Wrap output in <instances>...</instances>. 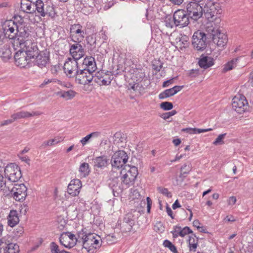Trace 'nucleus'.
<instances>
[{
	"instance_id": "f257e3e1",
	"label": "nucleus",
	"mask_w": 253,
	"mask_h": 253,
	"mask_svg": "<svg viewBox=\"0 0 253 253\" xmlns=\"http://www.w3.org/2000/svg\"><path fill=\"white\" fill-rule=\"evenodd\" d=\"M121 184L119 185H113V192H122L124 189L133 185L138 175L137 169L135 167H127L120 171Z\"/></svg>"
},
{
	"instance_id": "f03ea898",
	"label": "nucleus",
	"mask_w": 253,
	"mask_h": 253,
	"mask_svg": "<svg viewBox=\"0 0 253 253\" xmlns=\"http://www.w3.org/2000/svg\"><path fill=\"white\" fill-rule=\"evenodd\" d=\"M79 242L88 253H95L101 246V237L95 233H86L82 230L78 233Z\"/></svg>"
},
{
	"instance_id": "7ed1b4c3",
	"label": "nucleus",
	"mask_w": 253,
	"mask_h": 253,
	"mask_svg": "<svg viewBox=\"0 0 253 253\" xmlns=\"http://www.w3.org/2000/svg\"><path fill=\"white\" fill-rule=\"evenodd\" d=\"M31 27L26 24H20L19 25L17 30L16 38L12 43V46L14 49H17L16 46L18 47L19 45L25 42L27 40L33 39L31 34Z\"/></svg>"
},
{
	"instance_id": "20e7f679",
	"label": "nucleus",
	"mask_w": 253,
	"mask_h": 253,
	"mask_svg": "<svg viewBox=\"0 0 253 253\" xmlns=\"http://www.w3.org/2000/svg\"><path fill=\"white\" fill-rule=\"evenodd\" d=\"M36 10L42 17L48 16L53 19L56 15L53 5L47 3H44L42 0H37L36 1Z\"/></svg>"
},
{
	"instance_id": "39448f33",
	"label": "nucleus",
	"mask_w": 253,
	"mask_h": 253,
	"mask_svg": "<svg viewBox=\"0 0 253 253\" xmlns=\"http://www.w3.org/2000/svg\"><path fill=\"white\" fill-rule=\"evenodd\" d=\"M10 193L7 196L12 197L19 202L24 201L27 195V188L24 184H15L12 188L10 187Z\"/></svg>"
},
{
	"instance_id": "423d86ee",
	"label": "nucleus",
	"mask_w": 253,
	"mask_h": 253,
	"mask_svg": "<svg viewBox=\"0 0 253 253\" xmlns=\"http://www.w3.org/2000/svg\"><path fill=\"white\" fill-rule=\"evenodd\" d=\"M5 176L12 182L18 181L22 176L20 168L15 164L7 165L4 169Z\"/></svg>"
},
{
	"instance_id": "0eeeda50",
	"label": "nucleus",
	"mask_w": 253,
	"mask_h": 253,
	"mask_svg": "<svg viewBox=\"0 0 253 253\" xmlns=\"http://www.w3.org/2000/svg\"><path fill=\"white\" fill-rule=\"evenodd\" d=\"M222 11L218 4L209 3L206 4L203 8V13L205 17L210 21L212 22L216 19L217 15L221 14Z\"/></svg>"
},
{
	"instance_id": "6e6552de",
	"label": "nucleus",
	"mask_w": 253,
	"mask_h": 253,
	"mask_svg": "<svg viewBox=\"0 0 253 253\" xmlns=\"http://www.w3.org/2000/svg\"><path fill=\"white\" fill-rule=\"evenodd\" d=\"M203 7L196 2H189L186 5L187 15L189 18L194 21H197L203 14Z\"/></svg>"
},
{
	"instance_id": "1a4fd4ad",
	"label": "nucleus",
	"mask_w": 253,
	"mask_h": 253,
	"mask_svg": "<svg viewBox=\"0 0 253 253\" xmlns=\"http://www.w3.org/2000/svg\"><path fill=\"white\" fill-rule=\"evenodd\" d=\"M232 105L233 109L239 114L244 113L249 108L248 102L242 94H238L233 97Z\"/></svg>"
},
{
	"instance_id": "9d476101",
	"label": "nucleus",
	"mask_w": 253,
	"mask_h": 253,
	"mask_svg": "<svg viewBox=\"0 0 253 253\" xmlns=\"http://www.w3.org/2000/svg\"><path fill=\"white\" fill-rule=\"evenodd\" d=\"M207 37L200 31L195 32L192 37V44L197 51H203L206 47Z\"/></svg>"
},
{
	"instance_id": "9b49d317",
	"label": "nucleus",
	"mask_w": 253,
	"mask_h": 253,
	"mask_svg": "<svg viewBox=\"0 0 253 253\" xmlns=\"http://www.w3.org/2000/svg\"><path fill=\"white\" fill-rule=\"evenodd\" d=\"M80 69L77 60L70 57L66 59L63 67L64 73L69 78L75 77Z\"/></svg>"
},
{
	"instance_id": "f8f14e48",
	"label": "nucleus",
	"mask_w": 253,
	"mask_h": 253,
	"mask_svg": "<svg viewBox=\"0 0 253 253\" xmlns=\"http://www.w3.org/2000/svg\"><path fill=\"white\" fill-rule=\"evenodd\" d=\"M18 26L19 25L13 20L5 21L3 25V31H2L5 35V37L14 41L16 38Z\"/></svg>"
},
{
	"instance_id": "ddd939ff",
	"label": "nucleus",
	"mask_w": 253,
	"mask_h": 253,
	"mask_svg": "<svg viewBox=\"0 0 253 253\" xmlns=\"http://www.w3.org/2000/svg\"><path fill=\"white\" fill-rule=\"evenodd\" d=\"M85 34L84 30H83V27L80 24H74L71 25L70 29V36L71 41L74 42H81Z\"/></svg>"
},
{
	"instance_id": "4468645a",
	"label": "nucleus",
	"mask_w": 253,
	"mask_h": 253,
	"mask_svg": "<svg viewBox=\"0 0 253 253\" xmlns=\"http://www.w3.org/2000/svg\"><path fill=\"white\" fill-rule=\"evenodd\" d=\"M19 47L32 59L39 53L37 43L34 42V39L27 40L25 42L19 44Z\"/></svg>"
},
{
	"instance_id": "2eb2a0df",
	"label": "nucleus",
	"mask_w": 253,
	"mask_h": 253,
	"mask_svg": "<svg viewBox=\"0 0 253 253\" xmlns=\"http://www.w3.org/2000/svg\"><path fill=\"white\" fill-rule=\"evenodd\" d=\"M175 26L183 28L189 23V18L186 12L182 9L176 10L173 15Z\"/></svg>"
},
{
	"instance_id": "dca6fc26",
	"label": "nucleus",
	"mask_w": 253,
	"mask_h": 253,
	"mask_svg": "<svg viewBox=\"0 0 253 253\" xmlns=\"http://www.w3.org/2000/svg\"><path fill=\"white\" fill-rule=\"evenodd\" d=\"M16 47L17 48V49L14 50H17V51L14 55L15 64L20 68H25L29 65L32 58L29 57L19 46H16Z\"/></svg>"
},
{
	"instance_id": "f3484780",
	"label": "nucleus",
	"mask_w": 253,
	"mask_h": 253,
	"mask_svg": "<svg viewBox=\"0 0 253 253\" xmlns=\"http://www.w3.org/2000/svg\"><path fill=\"white\" fill-rule=\"evenodd\" d=\"M19 246L11 243L6 237L0 239V253H18Z\"/></svg>"
},
{
	"instance_id": "a211bd4d",
	"label": "nucleus",
	"mask_w": 253,
	"mask_h": 253,
	"mask_svg": "<svg viewBox=\"0 0 253 253\" xmlns=\"http://www.w3.org/2000/svg\"><path fill=\"white\" fill-rule=\"evenodd\" d=\"M127 160L128 156L124 151L116 152L112 157V166L114 168H121L127 162Z\"/></svg>"
},
{
	"instance_id": "6ab92c4d",
	"label": "nucleus",
	"mask_w": 253,
	"mask_h": 253,
	"mask_svg": "<svg viewBox=\"0 0 253 253\" xmlns=\"http://www.w3.org/2000/svg\"><path fill=\"white\" fill-rule=\"evenodd\" d=\"M76 82L80 84L86 85L92 82L94 76L93 73L88 71L85 69H80L75 76Z\"/></svg>"
},
{
	"instance_id": "aec40b11",
	"label": "nucleus",
	"mask_w": 253,
	"mask_h": 253,
	"mask_svg": "<svg viewBox=\"0 0 253 253\" xmlns=\"http://www.w3.org/2000/svg\"><path fill=\"white\" fill-rule=\"evenodd\" d=\"M61 244L67 248H71L74 247L77 242H79V237L70 232H63L60 235L59 238Z\"/></svg>"
},
{
	"instance_id": "412c9836",
	"label": "nucleus",
	"mask_w": 253,
	"mask_h": 253,
	"mask_svg": "<svg viewBox=\"0 0 253 253\" xmlns=\"http://www.w3.org/2000/svg\"><path fill=\"white\" fill-rule=\"evenodd\" d=\"M133 212H130L125 215L121 223V229L124 232H130L135 223V216Z\"/></svg>"
},
{
	"instance_id": "4be33fe9",
	"label": "nucleus",
	"mask_w": 253,
	"mask_h": 253,
	"mask_svg": "<svg viewBox=\"0 0 253 253\" xmlns=\"http://www.w3.org/2000/svg\"><path fill=\"white\" fill-rule=\"evenodd\" d=\"M80 42H75L74 44H70V53L73 57V59L79 60L83 57L85 51Z\"/></svg>"
},
{
	"instance_id": "5701e85b",
	"label": "nucleus",
	"mask_w": 253,
	"mask_h": 253,
	"mask_svg": "<svg viewBox=\"0 0 253 253\" xmlns=\"http://www.w3.org/2000/svg\"><path fill=\"white\" fill-rule=\"evenodd\" d=\"M82 183L80 180L74 179L72 180L68 186V193L72 196H77L80 192Z\"/></svg>"
},
{
	"instance_id": "b1692460",
	"label": "nucleus",
	"mask_w": 253,
	"mask_h": 253,
	"mask_svg": "<svg viewBox=\"0 0 253 253\" xmlns=\"http://www.w3.org/2000/svg\"><path fill=\"white\" fill-rule=\"evenodd\" d=\"M35 64L41 68L45 67L49 62V54L44 51L41 52L36 56Z\"/></svg>"
},
{
	"instance_id": "393cba45",
	"label": "nucleus",
	"mask_w": 253,
	"mask_h": 253,
	"mask_svg": "<svg viewBox=\"0 0 253 253\" xmlns=\"http://www.w3.org/2000/svg\"><path fill=\"white\" fill-rule=\"evenodd\" d=\"M82 69L94 73L97 69L95 59L92 56L86 57L84 59Z\"/></svg>"
},
{
	"instance_id": "a878e982",
	"label": "nucleus",
	"mask_w": 253,
	"mask_h": 253,
	"mask_svg": "<svg viewBox=\"0 0 253 253\" xmlns=\"http://www.w3.org/2000/svg\"><path fill=\"white\" fill-rule=\"evenodd\" d=\"M42 114V113L40 112H32L30 113L27 111H21L12 114L11 115V118H12L13 120H14V121H15L18 119L39 116L41 115Z\"/></svg>"
},
{
	"instance_id": "bb28decb",
	"label": "nucleus",
	"mask_w": 253,
	"mask_h": 253,
	"mask_svg": "<svg viewBox=\"0 0 253 253\" xmlns=\"http://www.w3.org/2000/svg\"><path fill=\"white\" fill-rule=\"evenodd\" d=\"M212 41L218 47L224 48L228 42V38L225 34L219 32L213 37Z\"/></svg>"
},
{
	"instance_id": "cd10ccee",
	"label": "nucleus",
	"mask_w": 253,
	"mask_h": 253,
	"mask_svg": "<svg viewBox=\"0 0 253 253\" xmlns=\"http://www.w3.org/2000/svg\"><path fill=\"white\" fill-rule=\"evenodd\" d=\"M21 10L27 13H33L36 11V2L32 3L29 0H21Z\"/></svg>"
},
{
	"instance_id": "c85d7f7f",
	"label": "nucleus",
	"mask_w": 253,
	"mask_h": 253,
	"mask_svg": "<svg viewBox=\"0 0 253 253\" xmlns=\"http://www.w3.org/2000/svg\"><path fill=\"white\" fill-rule=\"evenodd\" d=\"M183 87V86L175 85L174 87L168 89L161 92L159 95V97L160 99H163L172 96L178 92L180 91Z\"/></svg>"
},
{
	"instance_id": "c756f323",
	"label": "nucleus",
	"mask_w": 253,
	"mask_h": 253,
	"mask_svg": "<svg viewBox=\"0 0 253 253\" xmlns=\"http://www.w3.org/2000/svg\"><path fill=\"white\" fill-rule=\"evenodd\" d=\"M198 63L200 67L206 69L212 66L214 64V61L211 57L202 55Z\"/></svg>"
},
{
	"instance_id": "7c9ffc66",
	"label": "nucleus",
	"mask_w": 253,
	"mask_h": 253,
	"mask_svg": "<svg viewBox=\"0 0 253 253\" xmlns=\"http://www.w3.org/2000/svg\"><path fill=\"white\" fill-rule=\"evenodd\" d=\"M94 166L98 168H103L107 166L108 160L105 156L96 157L93 160Z\"/></svg>"
},
{
	"instance_id": "2f4dec72",
	"label": "nucleus",
	"mask_w": 253,
	"mask_h": 253,
	"mask_svg": "<svg viewBox=\"0 0 253 253\" xmlns=\"http://www.w3.org/2000/svg\"><path fill=\"white\" fill-rule=\"evenodd\" d=\"M19 221L17 212L16 211H11L8 217V224L10 227L16 225Z\"/></svg>"
},
{
	"instance_id": "473e14b6",
	"label": "nucleus",
	"mask_w": 253,
	"mask_h": 253,
	"mask_svg": "<svg viewBox=\"0 0 253 253\" xmlns=\"http://www.w3.org/2000/svg\"><path fill=\"white\" fill-rule=\"evenodd\" d=\"M10 187L6 185V180L0 173V191L2 192L3 195H7L10 193Z\"/></svg>"
},
{
	"instance_id": "72a5a7b5",
	"label": "nucleus",
	"mask_w": 253,
	"mask_h": 253,
	"mask_svg": "<svg viewBox=\"0 0 253 253\" xmlns=\"http://www.w3.org/2000/svg\"><path fill=\"white\" fill-rule=\"evenodd\" d=\"M198 238L195 235L192 234L189 237L188 244L189 250L191 252H195L198 246Z\"/></svg>"
},
{
	"instance_id": "f704fd0d",
	"label": "nucleus",
	"mask_w": 253,
	"mask_h": 253,
	"mask_svg": "<svg viewBox=\"0 0 253 253\" xmlns=\"http://www.w3.org/2000/svg\"><path fill=\"white\" fill-rule=\"evenodd\" d=\"M176 40H177V44L181 50L187 47L189 45L188 38L185 35H181L179 38H177Z\"/></svg>"
},
{
	"instance_id": "c9c22d12",
	"label": "nucleus",
	"mask_w": 253,
	"mask_h": 253,
	"mask_svg": "<svg viewBox=\"0 0 253 253\" xmlns=\"http://www.w3.org/2000/svg\"><path fill=\"white\" fill-rule=\"evenodd\" d=\"M79 171L81 177H85L89 174L90 172L89 166L87 163H82L79 168Z\"/></svg>"
},
{
	"instance_id": "e433bc0d",
	"label": "nucleus",
	"mask_w": 253,
	"mask_h": 253,
	"mask_svg": "<svg viewBox=\"0 0 253 253\" xmlns=\"http://www.w3.org/2000/svg\"><path fill=\"white\" fill-rule=\"evenodd\" d=\"M206 31L208 33V34L209 35L212 39L213 38V37H214L216 34L220 32L218 29L213 26V24L211 22L207 24L206 27Z\"/></svg>"
},
{
	"instance_id": "4c0bfd02",
	"label": "nucleus",
	"mask_w": 253,
	"mask_h": 253,
	"mask_svg": "<svg viewBox=\"0 0 253 253\" xmlns=\"http://www.w3.org/2000/svg\"><path fill=\"white\" fill-rule=\"evenodd\" d=\"M76 94V92L73 90H69L61 92L60 96L66 100H70L75 96Z\"/></svg>"
},
{
	"instance_id": "58836bf2",
	"label": "nucleus",
	"mask_w": 253,
	"mask_h": 253,
	"mask_svg": "<svg viewBox=\"0 0 253 253\" xmlns=\"http://www.w3.org/2000/svg\"><path fill=\"white\" fill-rule=\"evenodd\" d=\"M237 62L238 59L235 58L227 63L225 65L224 67L223 68L224 71L227 72L228 71L233 69L234 67L236 66Z\"/></svg>"
},
{
	"instance_id": "ea45409f",
	"label": "nucleus",
	"mask_w": 253,
	"mask_h": 253,
	"mask_svg": "<svg viewBox=\"0 0 253 253\" xmlns=\"http://www.w3.org/2000/svg\"><path fill=\"white\" fill-rule=\"evenodd\" d=\"M163 245L164 247L169 248V250L173 253H178L175 246L173 245L169 241L165 240L163 242Z\"/></svg>"
},
{
	"instance_id": "a19ab883",
	"label": "nucleus",
	"mask_w": 253,
	"mask_h": 253,
	"mask_svg": "<svg viewBox=\"0 0 253 253\" xmlns=\"http://www.w3.org/2000/svg\"><path fill=\"white\" fill-rule=\"evenodd\" d=\"M165 26L169 28H172L174 26H175V23H174L173 16L171 17H167L164 21Z\"/></svg>"
},
{
	"instance_id": "79ce46f5",
	"label": "nucleus",
	"mask_w": 253,
	"mask_h": 253,
	"mask_svg": "<svg viewBox=\"0 0 253 253\" xmlns=\"http://www.w3.org/2000/svg\"><path fill=\"white\" fill-rule=\"evenodd\" d=\"M173 238H176L178 236H181V227L178 225L174 226L173 230L171 231Z\"/></svg>"
},
{
	"instance_id": "37998d69",
	"label": "nucleus",
	"mask_w": 253,
	"mask_h": 253,
	"mask_svg": "<svg viewBox=\"0 0 253 253\" xmlns=\"http://www.w3.org/2000/svg\"><path fill=\"white\" fill-rule=\"evenodd\" d=\"M226 133H223L219 135L215 140L213 142L214 145H221L224 143L223 139L226 136Z\"/></svg>"
},
{
	"instance_id": "c03bdc74",
	"label": "nucleus",
	"mask_w": 253,
	"mask_h": 253,
	"mask_svg": "<svg viewBox=\"0 0 253 253\" xmlns=\"http://www.w3.org/2000/svg\"><path fill=\"white\" fill-rule=\"evenodd\" d=\"M161 108L164 110H170L173 108V104L170 102H164L160 104Z\"/></svg>"
},
{
	"instance_id": "a18cd8bd",
	"label": "nucleus",
	"mask_w": 253,
	"mask_h": 253,
	"mask_svg": "<svg viewBox=\"0 0 253 253\" xmlns=\"http://www.w3.org/2000/svg\"><path fill=\"white\" fill-rule=\"evenodd\" d=\"M163 64L160 60L155 61L152 64L153 69L157 72H160L163 67Z\"/></svg>"
},
{
	"instance_id": "49530a36",
	"label": "nucleus",
	"mask_w": 253,
	"mask_h": 253,
	"mask_svg": "<svg viewBox=\"0 0 253 253\" xmlns=\"http://www.w3.org/2000/svg\"><path fill=\"white\" fill-rule=\"evenodd\" d=\"M158 191L164 196L167 197H171V194L170 192H169L168 189L167 188L163 187H158L157 188Z\"/></svg>"
},
{
	"instance_id": "de8ad7c7",
	"label": "nucleus",
	"mask_w": 253,
	"mask_h": 253,
	"mask_svg": "<svg viewBox=\"0 0 253 253\" xmlns=\"http://www.w3.org/2000/svg\"><path fill=\"white\" fill-rule=\"evenodd\" d=\"M129 195L133 199H138L140 197V194H139V192H138L137 189L135 188H131L130 189Z\"/></svg>"
},
{
	"instance_id": "09e8293b",
	"label": "nucleus",
	"mask_w": 253,
	"mask_h": 253,
	"mask_svg": "<svg viewBox=\"0 0 253 253\" xmlns=\"http://www.w3.org/2000/svg\"><path fill=\"white\" fill-rule=\"evenodd\" d=\"M103 77V78L101 81V85H108L111 83V79L108 75L104 74Z\"/></svg>"
},
{
	"instance_id": "8fccbe9b",
	"label": "nucleus",
	"mask_w": 253,
	"mask_h": 253,
	"mask_svg": "<svg viewBox=\"0 0 253 253\" xmlns=\"http://www.w3.org/2000/svg\"><path fill=\"white\" fill-rule=\"evenodd\" d=\"M103 74H104L102 72H98L96 74V75L95 77H94L93 80H94V81L95 83L101 85V81L102 80V78H103Z\"/></svg>"
},
{
	"instance_id": "3c124183",
	"label": "nucleus",
	"mask_w": 253,
	"mask_h": 253,
	"mask_svg": "<svg viewBox=\"0 0 253 253\" xmlns=\"http://www.w3.org/2000/svg\"><path fill=\"white\" fill-rule=\"evenodd\" d=\"M63 140V138L62 137H56V138H54L53 139H51L48 140V142L49 146H50L54 145L59 143L60 142L62 141Z\"/></svg>"
},
{
	"instance_id": "603ef678",
	"label": "nucleus",
	"mask_w": 253,
	"mask_h": 253,
	"mask_svg": "<svg viewBox=\"0 0 253 253\" xmlns=\"http://www.w3.org/2000/svg\"><path fill=\"white\" fill-rule=\"evenodd\" d=\"M193 232L191 229H190L189 227L186 226L184 228L181 227V237H183L185 235L192 233Z\"/></svg>"
},
{
	"instance_id": "864d4df0",
	"label": "nucleus",
	"mask_w": 253,
	"mask_h": 253,
	"mask_svg": "<svg viewBox=\"0 0 253 253\" xmlns=\"http://www.w3.org/2000/svg\"><path fill=\"white\" fill-rule=\"evenodd\" d=\"M176 111L175 110H172L170 112H167L163 114L162 116V118L166 120L169 118L170 117L176 114Z\"/></svg>"
},
{
	"instance_id": "5fc2aeb1",
	"label": "nucleus",
	"mask_w": 253,
	"mask_h": 253,
	"mask_svg": "<svg viewBox=\"0 0 253 253\" xmlns=\"http://www.w3.org/2000/svg\"><path fill=\"white\" fill-rule=\"evenodd\" d=\"M91 138L90 136L88 134L84 137L81 140L80 142L82 143L83 146H84L86 143H87Z\"/></svg>"
},
{
	"instance_id": "6e6d98bb",
	"label": "nucleus",
	"mask_w": 253,
	"mask_h": 253,
	"mask_svg": "<svg viewBox=\"0 0 253 253\" xmlns=\"http://www.w3.org/2000/svg\"><path fill=\"white\" fill-rule=\"evenodd\" d=\"M199 74V70L198 69H192L189 72V76L191 77H196Z\"/></svg>"
},
{
	"instance_id": "4d7b16f0",
	"label": "nucleus",
	"mask_w": 253,
	"mask_h": 253,
	"mask_svg": "<svg viewBox=\"0 0 253 253\" xmlns=\"http://www.w3.org/2000/svg\"><path fill=\"white\" fill-rule=\"evenodd\" d=\"M14 122V120H13V118H11L10 119L4 120V121L0 122V126H6V125L12 124Z\"/></svg>"
},
{
	"instance_id": "13d9d810",
	"label": "nucleus",
	"mask_w": 253,
	"mask_h": 253,
	"mask_svg": "<svg viewBox=\"0 0 253 253\" xmlns=\"http://www.w3.org/2000/svg\"><path fill=\"white\" fill-rule=\"evenodd\" d=\"M212 130V128L200 129L195 128V134H199L202 132H205Z\"/></svg>"
},
{
	"instance_id": "bf43d9fd",
	"label": "nucleus",
	"mask_w": 253,
	"mask_h": 253,
	"mask_svg": "<svg viewBox=\"0 0 253 253\" xmlns=\"http://www.w3.org/2000/svg\"><path fill=\"white\" fill-rule=\"evenodd\" d=\"M187 166L186 165H184L181 168V173H183V174H186V173H188V172L190 171V168L189 167H188V168L187 169Z\"/></svg>"
},
{
	"instance_id": "052dcab7",
	"label": "nucleus",
	"mask_w": 253,
	"mask_h": 253,
	"mask_svg": "<svg viewBox=\"0 0 253 253\" xmlns=\"http://www.w3.org/2000/svg\"><path fill=\"white\" fill-rule=\"evenodd\" d=\"M236 198L234 196L230 197L228 201V203L229 205H233L236 202Z\"/></svg>"
},
{
	"instance_id": "680f3d73",
	"label": "nucleus",
	"mask_w": 253,
	"mask_h": 253,
	"mask_svg": "<svg viewBox=\"0 0 253 253\" xmlns=\"http://www.w3.org/2000/svg\"><path fill=\"white\" fill-rule=\"evenodd\" d=\"M183 131L186 132L189 134H195V128H186L182 129Z\"/></svg>"
},
{
	"instance_id": "e2e57ef3",
	"label": "nucleus",
	"mask_w": 253,
	"mask_h": 253,
	"mask_svg": "<svg viewBox=\"0 0 253 253\" xmlns=\"http://www.w3.org/2000/svg\"><path fill=\"white\" fill-rule=\"evenodd\" d=\"M114 3L115 1L114 0L109 1L105 4L104 8L105 9H108L111 7L114 4Z\"/></svg>"
},
{
	"instance_id": "0e129e2a",
	"label": "nucleus",
	"mask_w": 253,
	"mask_h": 253,
	"mask_svg": "<svg viewBox=\"0 0 253 253\" xmlns=\"http://www.w3.org/2000/svg\"><path fill=\"white\" fill-rule=\"evenodd\" d=\"M235 220H235V218L232 215L227 216L224 219V221L225 222H234Z\"/></svg>"
},
{
	"instance_id": "69168bd1",
	"label": "nucleus",
	"mask_w": 253,
	"mask_h": 253,
	"mask_svg": "<svg viewBox=\"0 0 253 253\" xmlns=\"http://www.w3.org/2000/svg\"><path fill=\"white\" fill-rule=\"evenodd\" d=\"M166 211L168 214L173 219L174 217L172 214V211L170 207L168 205L167 206Z\"/></svg>"
},
{
	"instance_id": "338daca9",
	"label": "nucleus",
	"mask_w": 253,
	"mask_h": 253,
	"mask_svg": "<svg viewBox=\"0 0 253 253\" xmlns=\"http://www.w3.org/2000/svg\"><path fill=\"white\" fill-rule=\"evenodd\" d=\"M5 38L4 34L2 32V30H0V45L3 44Z\"/></svg>"
},
{
	"instance_id": "774afa93",
	"label": "nucleus",
	"mask_w": 253,
	"mask_h": 253,
	"mask_svg": "<svg viewBox=\"0 0 253 253\" xmlns=\"http://www.w3.org/2000/svg\"><path fill=\"white\" fill-rule=\"evenodd\" d=\"M173 83V79H170V80H167L166 81H165L164 83H163V87H167L169 85V84H172Z\"/></svg>"
}]
</instances>
